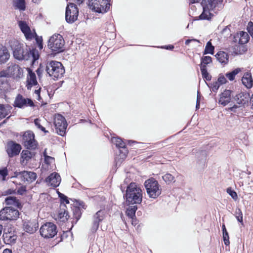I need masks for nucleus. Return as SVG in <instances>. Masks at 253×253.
I'll return each mask as SVG.
<instances>
[{
    "instance_id": "1",
    "label": "nucleus",
    "mask_w": 253,
    "mask_h": 253,
    "mask_svg": "<svg viewBox=\"0 0 253 253\" xmlns=\"http://www.w3.org/2000/svg\"><path fill=\"white\" fill-rule=\"evenodd\" d=\"M9 44L13 51L14 57L19 60H28L32 59L33 61L37 60L39 58L38 51L36 49L31 50L28 48L27 45H24L19 41L13 39L9 42Z\"/></svg>"
},
{
    "instance_id": "2",
    "label": "nucleus",
    "mask_w": 253,
    "mask_h": 253,
    "mask_svg": "<svg viewBox=\"0 0 253 253\" xmlns=\"http://www.w3.org/2000/svg\"><path fill=\"white\" fill-rule=\"evenodd\" d=\"M223 0H202L203 12L199 16L201 20H210L213 16L212 11L219 10L223 7Z\"/></svg>"
},
{
    "instance_id": "3",
    "label": "nucleus",
    "mask_w": 253,
    "mask_h": 253,
    "mask_svg": "<svg viewBox=\"0 0 253 253\" xmlns=\"http://www.w3.org/2000/svg\"><path fill=\"white\" fill-rule=\"evenodd\" d=\"M142 191L135 183H131L127 187L126 193V201L131 204H140L142 200Z\"/></svg>"
},
{
    "instance_id": "4",
    "label": "nucleus",
    "mask_w": 253,
    "mask_h": 253,
    "mask_svg": "<svg viewBox=\"0 0 253 253\" xmlns=\"http://www.w3.org/2000/svg\"><path fill=\"white\" fill-rule=\"evenodd\" d=\"M46 71L49 76L54 79L62 77L65 73V70L62 64L56 61H51L46 63Z\"/></svg>"
},
{
    "instance_id": "5",
    "label": "nucleus",
    "mask_w": 253,
    "mask_h": 253,
    "mask_svg": "<svg viewBox=\"0 0 253 253\" xmlns=\"http://www.w3.org/2000/svg\"><path fill=\"white\" fill-rule=\"evenodd\" d=\"M65 41L62 36L55 34L50 37L48 41L47 46L51 51L60 53L64 50Z\"/></svg>"
},
{
    "instance_id": "6",
    "label": "nucleus",
    "mask_w": 253,
    "mask_h": 253,
    "mask_svg": "<svg viewBox=\"0 0 253 253\" xmlns=\"http://www.w3.org/2000/svg\"><path fill=\"white\" fill-rule=\"evenodd\" d=\"M144 186L149 198L156 199L161 195L162 191L161 186L154 178L146 180Z\"/></svg>"
},
{
    "instance_id": "7",
    "label": "nucleus",
    "mask_w": 253,
    "mask_h": 253,
    "mask_svg": "<svg viewBox=\"0 0 253 253\" xmlns=\"http://www.w3.org/2000/svg\"><path fill=\"white\" fill-rule=\"evenodd\" d=\"M110 0H88V6L95 12L104 13L110 8Z\"/></svg>"
},
{
    "instance_id": "8",
    "label": "nucleus",
    "mask_w": 253,
    "mask_h": 253,
    "mask_svg": "<svg viewBox=\"0 0 253 253\" xmlns=\"http://www.w3.org/2000/svg\"><path fill=\"white\" fill-rule=\"evenodd\" d=\"M19 216V212L12 207H6L0 211V220H16Z\"/></svg>"
},
{
    "instance_id": "9",
    "label": "nucleus",
    "mask_w": 253,
    "mask_h": 253,
    "mask_svg": "<svg viewBox=\"0 0 253 253\" xmlns=\"http://www.w3.org/2000/svg\"><path fill=\"white\" fill-rule=\"evenodd\" d=\"M40 231L43 238H52L57 233L56 226L51 222H46L41 226Z\"/></svg>"
},
{
    "instance_id": "10",
    "label": "nucleus",
    "mask_w": 253,
    "mask_h": 253,
    "mask_svg": "<svg viewBox=\"0 0 253 253\" xmlns=\"http://www.w3.org/2000/svg\"><path fill=\"white\" fill-rule=\"evenodd\" d=\"M54 124L57 133L61 136H64L66 133L67 127V122L65 118L59 114L56 115Z\"/></svg>"
},
{
    "instance_id": "11",
    "label": "nucleus",
    "mask_w": 253,
    "mask_h": 253,
    "mask_svg": "<svg viewBox=\"0 0 253 253\" xmlns=\"http://www.w3.org/2000/svg\"><path fill=\"white\" fill-rule=\"evenodd\" d=\"M79 10L74 3H70L66 7L65 18L68 23H72L77 20L78 16Z\"/></svg>"
},
{
    "instance_id": "12",
    "label": "nucleus",
    "mask_w": 253,
    "mask_h": 253,
    "mask_svg": "<svg viewBox=\"0 0 253 253\" xmlns=\"http://www.w3.org/2000/svg\"><path fill=\"white\" fill-rule=\"evenodd\" d=\"M23 143L27 149H35L37 146V142L35 139V135L31 131L25 132L23 135Z\"/></svg>"
},
{
    "instance_id": "13",
    "label": "nucleus",
    "mask_w": 253,
    "mask_h": 253,
    "mask_svg": "<svg viewBox=\"0 0 253 253\" xmlns=\"http://www.w3.org/2000/svg\"><path fill=\"white\" fill-rule=\"evenodd\" d=\"M6 149L8 156L11 158L19 154L21 150V146L20 144L10 141L7 142Z\"/></svg>"
},
{
    "instance_id": "14",
    "label": "nucleus",
    "mask_w": 253,
    "mask_h": 253,
    "mask_svg": "<svg viewBox=\"0 0 253 253\" xmlns=\"http://www.w3.org/2000/svg\"><path fill=\"white\" fill-rule=\"evenodd\" d=\"M18 25L27 40H31L34 38L35 33L31 31L30 28L26 21L19 20L18 21Z\"/></svg>"
},
{
    "instance_id": "15",
    "label": "nucleus",
    "mask_w": 253,
    "mask_h": 253,
    "mask_svg": "<svg viewBox=\"0 0 253 253\" xmlns=\"http://www.w3.org/2000/svg\"><path fill=\"white\" fill-rule=\"evenodd\" d=\"M14 105L17 107L23 108L27 106H33L34 103L31 99L25 98L22 95H18L15 100Z\"/></svg>"
},
{
    "instance_id": "16",
    "label": "nucleus",
    "mask_w": 253,
    "mask_h": 253,
    "mask_svg": "<svg viewBox=\"0 0 253 253\" xmlns=\"http://www.w3.org/2000/svg\"><path fill=\"white\" fill-rule=\"evenodd\" d=\"M7 68L11 77L20 78L23 76V70L18 65L11 63Z\"/></svg>"
},
{
    "instance_id": "17",
    "label": "nucleus",
    "mask_w": 253,
    "mask_h": 253,
    "mask_svg": "<svg viewBox=\"0 0 253 253\" xmlns=\"http://www.w3.org/2000/svg\"><path fill=\"white\" fill-rule=\"evenodd\" d=\"M46 182L48 185L53 187H56L58 186L60 183V176L56 172L52 173L46 178Z\"/></svg>"
},
{
    "instance_id": "18",
    "label": "nucleus",
    "mask_w": 253,
    "mask_h": 253,
    "mask_svg": "<svg viewBox=\"0 0 253 253\" xmlns=\"http://www.w3.org/2000/svg\"><path fill=\"white\" fill-rule=\"evenodd\" d=\"M18 176L21 178L22 181L31 183L36 180L37 174L32 171H23L19 172Z\"/></svg>"
},
{
    "instance_id": "19",
    "label": "nucleus",
    "mask_w": 253,
    "mask_h": 253,
    "mask_svg": "<svg viewBox=\"0 0 253 253\" xmlns=\"http://www.w3.org/2000/svg\"><path fill=\"white\" fill-rule=\"evenodd\" d=\"M105 217V211L102 210L98 211L93 216V222L92 227L93 232H95L99 226V222L102 221Z\"/></svg>"
},
{
    "instance_id": "20",
    "label": "nucleus",
    "mask_w": 253,
    "mask_h": 253,
    "mask_svg": "<svg viewBox=\"0 0 253 253\" xmlns=\"http://www.w3.org/2000/svg\"><path fill=\"white\" fill-rule=\"evenodd\" d=\"M4 242L7 244H13L15 242L17 236L11 228L8 229L7 231H4L3 234Z\"/></svg>"
},
{
    "instance_id": "21",
    "label": "nucleus",
    "mask_w": 253,
    "mask_h": 253,
    "mask_svg": "<svg viewBox=\"0 0 253 253\" xmlns=\"http://www.w3.org/2000/svg\"><path fill=\"white\" fill-rule=\"evenodd\" d=\"M23 227L26 232L32 234L37 231L39 224L36 220L28 221L24 223Z\"/></svg>"
},
{
    "instance_id": "22",
    "label": "nucleus",
    "mask_w": 253,
    "mask_h": 253,
    "mask_svg": "<svg viewBox=\"0 0 253 253\" xmlns=\"http://www.w3.org/2000/svg\"><path fill=\"white\" fill-rule=\"evenodd\" d=\"M250 98V94L246 92L239 93L237 94L234 98L236 103L241 106L247 103Z\"/></svg>"
},
{
    "instance_id": "23",
    "label": "nucleus",
    "mask_w": 253,
    "mask_h": 253,
    "mask_svg": "<svg viewBox=\"0 0 253 253\" xmlns=\"http://www.w3.org/2000/svg\"><path fill=\"white\" fill-rule=\"evenodd\" d=\"M35 156L34 152H31L28 150H24L21 153V164L23 166H26L28 162Z\"/></svg>"
},
{
    "instance_id": "24",
    "label": "nucleus",
    "mask_w": 253,
    "mask_h": 253,
    "mask_svg": "<svg viewBox=\"0 0 253 253\" xmlns=\"http://www.w3.org/2000/svg\"><path fill=\"white\" fill-rule=\"evenodd\" d=\"M63 206V208H60L57 213L54 214V218L56 220L64 222L67 220L69 216L68 212L65 209V205L64 204Z\"/></svg>"
},
{
    "instance_id": "25",
    "label": "nucleus",
    "mask_w": 253,
    "mask_h": 253,
    "mask_svg": "<svg viewBox=\"0 0 253 253\" xmlns=\"http://www.w3.org/2000/svg\"><path fill=\"white\" fill-rule=\"evenodd\" d=\"M28 75L27 78V85L26 86L28 89H31L33 85H36L38 84L35 74L30 69H28Z\"/></svg>"
},
{
    "instance_id": "26",
    "label": "nucleus",
    "mask_w": 253,
    "mask_h": 253,
    "mask_svg": "<svg viewBox=\"0 0 253 253\" xmlns=\"http://www.w3.org/2000/svg\"><path fill=\"white\" fill-rule=\"evenodd\" d=\"M231 91L230 90H225L222 92L219 99V103L223 106H226L231 100Z\"/></svg>"
},
{
    "instance_id": "27",
    "label": "nucleus",
    "mask_w": 253,
    "mask_h": 253,
    "mask_svg": "<svg viewBox=\"0 0 253 253\" xmlns=\"http://www.w3.org/2000/svg\"><path fill=\"white\" fill-rule=\"evenodd\" d=\"M10 54L7 48L2 46H0V62L4 63L9 58Z\"/></svg>"
},
{
    "instance_id": "28",
    "label": "nucleus",
    "mask_w": 253,
    "mask_h": 253,
    "mask_svg": "<svg viewBox=\"0 0 253 253\" xmlns=\"http://www.w3.org/2000/svg\"><path fill=\"white\" fill-rule=\"evenodd\" d=\"M242 83L247 88H250L253 86V79L251 73L247 72L245 73L242 79Z\"/></svg>"
},
{
    "instance_id": "29",
    "label": "nucleus",
    "mask_w": 253,
    "mask_h": 253,
    "mask_svg": "<svg viewBox=\"0 0 253 253\" xmlns=\"http://www.w3.org/2000/svg\"><path fill=\"white\" fill-rule=\"evenodd\" d=\"M5 202L6 205L14 206L17 208H20L21 204L19 200L15 197L13 196H9L5 198Z\"/></svg>"
},
{
    "instance_id": "30",
    "label": "nucleus",
    "mask_w": 253,
    "mask_h": 253,
    "mask_svg": "<svg viewBox=\"0 0 253 253\" xmlns=\"http://www.w3.org/2000/svg\"><path fill=\"white\" fill-rule=\"evenodd\" d=\"M215 57L217 60L221 64H226L228 62V55L224 51H219L216 53Z\"/></svg>"
},
{
    "instance_id": "31",
    "label": "nucleus",
    "mask_w": 253,
    "mask_h": 253,
    "mask_svg": "<svg viewBox=\"0 0 253 253\" xmlns=\"http://www.w3.org/2000/svg\"><path fill=\"white\" fill-rule=\"evenodd\" d=\"M11 108L9 106L0 104V120L5 118L10 112Z\"/></svg>"
},
{
    "instance_id": "32",
    "label": "nucleus",
    "mask_w": 253,
    "mask_h": 253,
    "mask_svg": "<svg viewBox=\"0 0 253 253\" xmlns=\"http://www.w3.org/2000/svg\"><path fill=\"white\" fill-rule=\"evenodd\" d=\"M237 36L239 38V43L241 44H244L249 41V37L247 32L240 31Z\"/></svg>"
},
{
    "instance_id": "33",
    "label": "nucleus",
    "mask_w": 253,
    "mask_h": 253,
    "mask_svg": "<svg viewBox=\"0 0 253 253\" xmlns=\"http://www.w3.org/2000/svg\"><path fill=\"white\" fill-rule=\"evenodd\" d=\"M137 209V207L136 206H129L126 211V213L127 215L132 219L135 216V212Z\"/></svg>"
},
{
    "instance_id": "34",
    "label": "nucleus",
    "mask_w": 253,
    "mask_h": 253,
    "mask_svg": "<svg viewBox=\"0 0 253 253\" xmlns=\"http://www.w3.org/2000/svg\"><path fill=\"white\" fill-rule=\"evenodd\" d=\"M112 142L116 145L117 147L126 148L125 142H124L120 138L113 137L112 138Z\"/></svg>"
},
{
    "instance_id": "35",
    "label": "nucleus",
    "mask_w": 253,
    "mask_h": 253,
    "mask_svg": "<svg viewBox=\"0 0 253 253\" xmlns=\"http://www.w3.org/2000/svg\"><path fill=\"white\" fill-rule=\"evenodd\" d=\"M9 85L7 79L0 78V89L5 91L8 89Z\"/></svg>"
},
{
    "instance_id": "36",
    "label": "nucleus",
    "mask_w": 253,
    "mask_h": 253,
    "mask_svg": "<svg viewBox=\"0 0 253 253\" xmlns=\"http://www.w3.org/2000/svg\"><path fill=\"white\" fill-rule=\"evenodd\" d=\"M13 5L15 8L20 10H24L25 9L24 0H13Z\"/></svg>"
},
{
    "instance_id": "37",
    "label": "nucleus",
    "mask_w": 253,
    "mask_h": 253,
    "mask_svg": "<svg viewBox=\"0 0 253 253\" xmlns=\"http://www.w3.org/2000/svg\"><path fill=\"white\" fill-rule=\"evenodd\" d=\"M201 73L202 75V77L204 79H205L206 80L208 81H210L211 80V76L209 74L207 70L206 66L205 65H201L200 66Z\"/></svg>"
},
{
    "instance_id": "38",
    "label": "nucleus",
    "mask_w": 253,
    "mask_h": 253,
    "mask_svg": "<svg viewBox=\"0 0 253 253\" xmlns=\"http://www.w3.org/2000/svg\"><path fill=\"white\" fill-rule=\"evenodd\" d=\"M214 47L212 45L211 41H209L206 45L205 49L204 52V54H213L214 53Z\"/></svg>"
},
{
    "instance_id": "39",
    "label": "nucleus",
    "mask_w": 253,
    "mask_h": 253,
    "mask_svg": "<svg viewBox=\"0 0 253 253\" xmlns=\"http://www.w3.org/2000/svg\"><path fill=\"white\" fill-rule=\"evenodd\" d=\"M34 124L37 128L40 129L45 133H48V131L46 130L45 127L42 126L43 123L42 120L39 119H36L34 120Z\"/></svg>"
},
{
    "instance_id": "40",
    "label": "nucleus",
    "mask_w": 253,
    "mask_h": 253,
    "mask_svg": "<svg viewBox=\"0 0 253 253\" xmlns=\"http://www.w3.org/2000/svg\"><path fill=\"white\" fill-rule=\"evenodd\" d=\"M241 71L240 68H237L232 72L226 74V77L230 80L233 81L235 78V76Z\"/></svg>"
},
{
    "instance_id": "41",
    "label": "nucleus",
    "mask_w": 253,
    "mask_h": 253,
    "mask_svg": "<svg viewBox=\"0 0 253 253\" xmlns=\"http://www.w3.org/2000/svg\"><path fill=\"white\" fill-rule=\"evenodd\" d=\"M234 215L239 222L243 223V214L240 209H236Z\"/></svg>"
},
{
    "instance_id": "42",
    "label": "nucleus",
    "mask_w": 253,
    "mask_h": 253,
    "mask_svg": "<svg viewBox=\"0 0 253 253\" xmlns=\"http://www.w3.org/2000/svg\"><path fill=\"white\" fill-rule=\"evenodd\" d=\"M163 180L167 183L169 184L174 181V177L170 173H166L163 176Z\"/></svg>"
},
{
    "instance_id": "43",
    "label": "nucleus",
    "mask_w": 253,
    "mask_h": 253,
    "mask_svg": "<svg viewBox=\"0 0 253 253\" xmlns=\"http://www.w3.org/2000/svg\"><path fill=\"white\" fill-rule=\"evenodd\" d=\"M226 192L235 201L238 199L237 193L233 190L231 188H228L226 190Z\"/></svg>"
},
{
    "instance_id": "44",
    "label": "nucleus",
    "mask_w": 253,
    "mask_h": 253,
    "mask_svg": "<svg viewBox=\"0 0 253 253\" xmlns=\"http://www.w3.org/2000/svg\"><path fill=\"white\" fill-rule=\"evenodd\" d=\"M201 60L202 62L201 65L202 64L205 65L210 63L212 61L211 57L209 56H204L202 58Z\"/></svg>"
},
{
    "instance_id": "45",
    "label": "nucleus",
    "mask_w": 253,
    "mask_h": 253,
    "mask_svg": "<svg viewBox=\"0 0 253 253\" xmlns=\"http://www.w3.org/2000/svg\"><path fill=\"white\" fill-rule=\"evenodd\" d=\"M8 68L6 70H2L0 72V78H6L10 77Z\"/></svg>"
},
{
    "instance_id": "46",
    "label": "nucleus",
    "mask_w": 253,
    "mask_h": 253,
    "mask_svg": "<svg viewBox=\"0 0 253 253\" xmlns=\"http://www.w3.org/2000/svg\"><path fill=\"white\" fill-rule=\"evenodd\" d=\"M223 239L224 241V243L226 245H229L230 244L229 242V237L227 232L225 233H222Z\"/></svg>"
},
{
    "instance_id": "47",
    "label": "nucleus",
    "mask_w": 253,
    "mask_h": 253,
    "mask_svg": "<svg viewBox=\"0 0 253 253\" xmlns=\"http://www.w3.org/2000/svg\"><path fill=\"white\" fill-rule=\"evenodd\" d=\"M58 193L59 197L60 198L62 203L65 202L66 204L69 203V201L66 196L64 195L63 194L60 193L59 192Z\"/></svg>"
},
{
    "instance_id": "48",
    "label": "nucleus",
    "mask_w": 253,
    "mask_h": 253,
    "mask_svg": "<svg viewBox=\"0 0 253 253\" xmlns=\"http://www.w3.org/2000/svg\"><path fill=\"white\" fill-rule=\"evenodd\" d=\"M220 85V84L217 81L211 84V88L213 91L216 92L219 89Z\"/></svg>"
},
{
    "instance_id": "49",
    "label": "nucleus",
    "mask_w": 253,
    "mask_h": 253,
    "mask_svg": "<svg viewBox=\"0 0 253 253\" xmlns=\"http://www.w3.org/2000/svg\"><path fill=\"white\" fill-rule=\"evenodd\" d=\"M43 155L44 157L45 162L47 164H50L51 163V161L53 160V158H52L50 156H47L46 154L45 151H44V152L43 153Z\"/></svg>"
},
{
    "instance_id": "50",
    "label": "nucleus",
    "mask_w": 253,
    "mask_h": 253,
    "mask_svg": "<svg viewBox=\"0 0 253 253\" xmlns=\"http://www.w3.org/2000/svg\"><path fill=\"white\" fill-rule=\"evenodd\" d=\"M7 170L6 168L0 169V175L2 176V180H5V177L7 175Z\"/></svg>"
},
{
    "instance_id": "51",
    "label": "nucleus",
    "mask_w": 253,
    "mask_h": 253,
    "mask_svg": "<svg viewBox=\"0 0 253 253\" xmlns=\"http://www.w3.org/2000/svg\"><path fill=\"white\" fill-rule=\"evenodd\" d=\"M217 82L220 84H222L226 83L227 81L225 77L223 75H220L218 78Z\"/></svg>"
},
{
    "instance_id": "52",
    "label": "nucleus",
    "mask_w": 253,
    "mask_h": 253,
    "mask_svg": "<svg viewBox=\"0 0 253 253\" xmlns=\"http://www.w3.org/2000/svg\"><path fill=\"white\" fill-rule=\"evenodd\" d=\"M201 99V96L199 94V92H198L197 97V101H196V108H199L200 106V101Z\"/></svg>"
},
{
    "instance_id": "53",
    "label": "nucleus",
    "mask_w": 253,
    "mask_h": 253,
    "mask_svg": "<svg viewBox=\"0 0 253 253\" xmlns=\"http://www.w3.org/2000/svg\"><path fill=\"white\" fill-rule=\"evenodd\" d=\"M191 42H197L199 43L200 42V41L196 40V39H188V40H186L185 44L186 45H188L189 44V43Z\"/></svg>"
},
{
    "instance_id": "54",
    "label": "nucleus",
    "mask_w": 253,
    "mask_h": 253,
    "mask_svg": "<svg viewBox=\"0 0 253 253\" xmlns=\"http://www.w3.org/2000/svg\"><path fill=\"white\" fill-rule=\"evenodd\" d=\"M25 191V188L22 187L20 189L18 190V193H19L20 195H22L23 194V193Z\"/></svg>"
},
{
    "instance_id": "55",
    "label": "nucleus",
    "mask_w": 253,
    "mask_h": 253,
    "mask_svg": "<svg viewBox=\"0 0 253 253\" xmlns=\"http://www.w3.org/2000/svg\"><path fill=\"white\" fill-rule=\"evenodd\" d=\"M162 48H165L167 49L172 50L174 48V46L172 45H169L163 46V47H162Z\"/></svg>"
},
{
    "instance_id": "56",
    "label": "nucleus",
    "mask_w": 253,
    "mask_h": 253,
    "mask_svg": "<svg viewBox=\"0 0 253 253\" xmlns=\"http://www.w3.org/2000/svg\"><path fill=\"white\" fill-rule=\"evenodd\" d=\"M238 107L236 105H234L233 106L231 107H230L229 108V110L231 111H233V112H235V110L236 109L238 108Z\"/></svg>"
},
{
    "instance_id": "57",
    "label": "nucleus",
    "mask_w": 253,
    "mask_h": 253,
    "mask_svg": "<svg viewBox=\"0 0 253 253\" xmlns=\"http://www.w3.org/2000/svg\"><path fill=\"white\" fill-rule=\"evenodd\" d=\"M127 153V150H125V152L123 153V155L121 156V157H122L121 159L124 160L125 158Z\"/></svg>"
},
{
    "instance_id": "58",
    "label": "nucleus",
    "mask_w": 253,
    "mask_h": 253,
    "mask_svg": "<svg viewBox=\"0 0 253 253\" xmlns=\"http://www.w3.org/2000/svg\"><path fill=\"white\" fill-rule=\"evenodd\" d=\"M37 74L38 76L39 77V78L41 77L42 75V70L40 69H38L36 71Z\"/></svg>"
},
{
    "instance_id": "59",
    "label": "nucleus",
    "mask_w": 253,
    "mask_h": 253,
    "mask_svg": "<svg viewBox=\"0 0 253 253\" xmlns=\"http://www.w3.org/2000/svg\"><path fill=\"white\" fill-rule=\"evenodd\" d=\"M200 0H189V3H197L199 2Z\"/></svg>"
},
{
    "instance_id": "60",
    "label": "nucleus",
    "mask_w": 253,
    "mask_h": 253,
    "mask_svg": "<svg viewBox=\"0 0 253 253\" xmlns=\"http://www.w3.org/2000/svg\"><path fill=\"white\" fill-rule=\"evenodd\" d=\"M2 253H12V251L10 250L6 249L3 250Z\"/></svg>"
},
{
    "instance_id": "61",
    "label": "nucleus",
    "mask_w": 253,
    "mask_h": 253,
    "mask_svg": "<svg viewBox=\"0 0 253 253\" xmlns=\"http://www.w3.org/2000/svg\"><path fill=\"white\" fill-rule=\"evenodd\" d=\"M202 159H205L206 158V156H207V154H206V152H202Z\"/></svg>"
},
{
    "instance_id": "62",
    "label": "nucleus",
    "mask_w": 253,
    "mask_h": 253,
    "mask_svg": "<svg viewBox=\"0 0 253 253\" xmlns=\"http://www.w3.org/2000/svg\"><path fill=\"white\" fill-rule=\"evenodd\" d=\"M222 233H225L227 231V230L225 227V225L224 224H223L222 226Z\"/></svg>"
},
{
    "instance_id": "63",
    "label": "nucleus",
    "mask_w": 253,
    "mask_h": 253,
    "mask_svg": "<svg viewBox=\"0 0 253 253\" xmlns=\"http://www.w3.org/2000/svg\"><path fill=\"white\" fill-rule=\"evenodd\" d=\"M250 101L251 103L252 104V108L253 109V94L252 95V97H250Z\"/></svg>"
},
{
    "instance_id": "64",
    "label": "nucleus",
    "mask_w": 253,
    "mask_h": 253,
    "mask_svg": "<svg viewBox=\"0 0 253 253\" xmlns=\"http://www.w3.org/2000/svg\"><path fill=\"white\" fill-rule=\"evenodd\" d=\"M35 93L36 94H37L38 96H39L40 95V89H37V90H35Z\"/></svg>"
}]
</instances>
